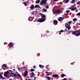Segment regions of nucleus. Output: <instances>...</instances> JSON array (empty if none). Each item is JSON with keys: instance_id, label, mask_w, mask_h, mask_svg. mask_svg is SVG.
I'll return each mask as SVG.
<instances>
[{"instance_id": "obj_1", "label": "nucleus", "mask_w": 80, "mask_h": 80, "mask_svg": "<svg viewBox=\"0 0 80 80\" xmlns=\"http://www.w3.org/2000/svg\"><path fill=\"white\" fill-rule=\"evenodd\" d=\"M47 0H42L40 3V5H45L44 6H45L47 4Z\"/></svg>"}, {"instance_id": "obj_2", "label": "nucleus", "mask_w": 80, "mask_h": 80, "mask_svg": "<svg viewBox=\"0 0 80 80\" xmlns=\"http://www.w3.org/2000/svg\"><path fill=\"white\" fill-rule=\"evenodd\" d=\"M65 27L66 28H67L68 30H70V29L71 28V27L69 25H68L67 23H66L65 24Z\"/></svg>"}, {"instance_id": "obj_3", "label": "nucleus", "mask_w": 80, "mask_h": 80, "mask_svg": "<svg viewBox=\"0 0 80 80\" xmlns=\"http://www.w3.org/2000/svg\"><path fill=\"white\" fill-rule=\"evenodd\" d=\"M39 14L40 15L42 16L41 18H42V19H44L45 21L46 20V16L41 13H40Z\"/></svg>"}, {"instance_id": "obj_4", "label": "nucleus", "mask_w": 80, "mask_h": 80, "mask_svg": "<svg viewBox=\"0 0 80 80\" xmlns=\"http://www.w3.org/2000/svg\"><path fill=\"white\" fill-rule=\"evenodd\" d=\"M38 22H40V23H42V22H45V19L41 18H39L38 19Z\"/></svg>"}, {"instance_id": "obj_5", "label": "nucleus", "mask_w": 80, "mask_h": 80, "mask_svg": "<svg viewBox=\"0 0 80 80\" xmlns=\"http://www.w3.org/2000/svg\"><path fill=\"white\" fill-rule=\"evenodd\" d=\"M14 44L12 42L9 43L8 45V46L9 48H12Z\"/></svg>"}, {"instance_id": "obj_6", "label": "nucleus", "mask_w": 80, "mask_h": 80, "mask_svg": "<svg viewBox=\"0 0 80 80\" xmlns=\"http://www.w3.org/2000/svg\"><path fill=\"white\" fill-rule=\"evenodd\" d=\"M70 9H71L72 11H74L75 10H76L77 9V7H75L74 5H72L71 6Z\"/></svg>"}, {"instance_id": "obj_7", "label": "nucleus", "mask_w": 80, "mask_h": 80, "mask_svg": "<svg viewBox=\"0 0 80 80\" xmlns=\"http://www.w3.org/2000/svg\"><path fill=\"white\" fill-rule=\"evenodd\" d=\"M54 13L59 14L60 13V9H57L54 11Z\"/></svg>"}, {"instance_id": "obj_8", "label": "nucleus", "mask_w": 80, "mask_h": 80, "mask_svg": "<svg viewBox=\"0 0 80 80\" xmlns=\"http://www.w3.org/2000/svg\"><path fill=\"white\" fill-rule=\"evenodd\" d=\"M65 19L64 17H59L58 18V20L59 22H62V20Z\"/></svg>"}, {"instance_id": "obj_9", "label": "nucleus", "mask_w": 80, "mask_h": 80, "mask_svg": "<svg viewBox=\"0 0 80 80\" xmlns=\"http://www.w3.org/2000/svg\"><path fill=\"white\" fill-rule=\"evenodd\" d=\"M28 75V71H26L24 73V77H26Z\"/></svg>"}, {"instance_id": "obj_10", "label": "nucleus", "mask_w": 80, "mask_h": 80, "mask_svg": "<svg viewBox=\"0 0 80 80\" xmlns=\"http://www.w3.org/2000/svg\"><path fill=\"white\" fill-rule=\"evenodd\" d=\"M53 23L55 25H57L58 24V21L57 20H54L53 21Z\"/></svg>"}, {"instance_id": "obj_11", "label": "nucleus", "mask_w": 80, "mask_h": 80, "mask_svg": "<svg viewBox=\"0 0 80 80\" xmlns=\"http://www.w3.org/2000/svg\"><path fill=\"white\" fill-rule=\"evenodd\" d=\"M9 73V71H7V72H5V73L4 74V76L6 77L7 75V74H8Z\"/></svg>"}, {"instance_id": "obj_12", "label": "nucleus", "mask_w": 80, "mask_h": 80, "mask_svg": "<svg viewBox=\"0 0 80 80\" xmlns=\"http://www.w3.org/2000/svg\"><path fill=\"white\" fill-rule=\"evenodd\" d=\"M52 77L54 78H58V74L53 75H52Z\"/></svg>"}, {"instance_id": "obj_13", "label": "nucleus", "mask_w": 80, "mask_h": 80, "mask_svg": "<svg viewBox=\"0 0 80 80\" xmlns=\"http://www.w3.org/2000/svg\"><path fill=\"white\" fill-rule=\"evenodd\" d=\"M28 20H29V21H32V20H33V17H31V16H30L28 19Z\"/></svg>"}, {"instance_id": "obj_14", "label": "nucleus", "mask_w": 80, "mask_h": 80, "mask_svg": "<svg viewBox=\"0 0 80 80\" xmlns=\"http://www.w3.org/2000/svg\"><path fill=\"white\" fill-rule=\"evenodd\" d=\"M69 1H70V0H64L63 1V2L65 3H68V2H69Z\"/></svg>"}, {"instance_id": "obj_15", "label": "nucleus", "mask_w": 80, "mask_h": 80, "mask_svg": "<svg viewBox=\"0 0 80 80\" xmlns=\"http://www.w3.org/2000/svg\"><path fill=\"white\" fill-rule=\"evenodd\" d=\"M35 75V74L34 73L32 72L31 73V77H34V76Z\"/></svg>"}, {"instance_id": "obj_16", "label": "nucleus", "mask_w": 80, "mask_h": 80, "mask_svg": "<svg viewBox=\"0 0 80 80\" xmlns=\"http://www.w3.org/2000/svg\"><path fill=\"white\" fill-rule=\"evenodd\" d=\"M34 8H35V7H34V5H33V4H32L30 7L31 9H33Z\"/></svg>"}, {"instance_id": "obj_17", "label": "nucleus", "mask_w": 80, "mask_h": 80, "mask_svg": "<svg viewBox=\"0 0 80 80\" xmlns=\"http://www.w3.org/2000/svg\"><path fill=\"white\" fill-rule=\"evenodd\" d=\"M2 68H3L4 67H7V65H6V64H4L3 65H2Z\"/></svg>"}, {"instance_id": "obj_18", "label": "nucleus", "mask_w": 80, "mask_h": 80, "mask_svg": "<svg viewBox=\"0 0 80 80\" xmlns=\"http://www.w3.org/2000/svg\"><path fill=\"white\" fill-rule=\"evenodd\" d=\"M39 67H40L41 68H43L44 67V66L41 65L40 64L39 65Z\"/></svg>"}, {"instance_id": "obj_19", "label": "nucleus", "mask_w": 80, "mask_h": 80, "mask_svg": "<svg viewBox=\"0 0 80 80\" xmlns=\"http://www.w3.org/2000/svg\"><path fill=\"white\" fill-rule=\"evenodd\" d=\"M71 32L72 33V35H75V34H76V33H77V32H75V31L72 32V31H71Z\"/></svg>"}, {"instance_id": "obj_20", "label": "nucleus", "mask_w": 80, "mask_h": 80, "mask_svg": "<svg viewBox=\"0 0 80 80\" xmlns=\"http://www.w3.org/2000/svg\"><path fill=\"white\" fill-rule=\"evenodd\" d=\"M35 8H40V6L38 5H35V6L34 7Z\"/></svg>"}, {"instance_id": "obj_21", "label": "nucleus", "mask_w": 80, "mask_h": 80, "mask_svg": "<svg viewBox=\"0 0 80 80\" xmlns=\"http://www.w3.org/2000/svg\"><path fill=\"white\" fill-rule=\"evenodd\" d=\"M61 77L62 78H63L65 76H66V75H65L64 74H61Z\"/></svg>"}, {"instance_id": "obj_22", "label": "nucleus", "mask_w": 80, "mask_h": 80, "mask_svg": "<svg viewBox=\"0 0 80 80\" xmlns=\"http://www.w3.org/2000/svg\"><path fill=\"white\" fill-rule=\"evenodd\" d=\"M22 3L25 6L27 7V2H22Z\"/></svg>"}, {"instance_id": "obj_23", "label": "nucleus", "mask_w": 80, "mask_h": 80, "mask_svg": "<svg viewBox=\"0 0 80 80\" xmlns=\"http://www.w3.org/2000/svg\"><path fill=\"white\" fill-rule=\"evenodd\" d=\"M49 67V65H48L46 66V68L47 69V70H49V68L48 67Z\"/></svg>"}, {"instance_id": "obj_24", "label": "nucleus", "mask_w": 80, "mask_h": 80, "mask_svg": "<svg viewBox=\"0 0 80 80\" xmlns=\"http://www.w3.org/2000/svg\"><path fill=\"white\" fill-rule=\"evenodd\" d=\"M40 2V0H38L36 1V3H39Z\"/></svg>"}, {"instance_id": "obj_25", "label": "nucleus", "mask_w": 80, "mask_h": 80, "mask_svg": "<svg viewBox=\"0 0 80 80\" xmlns=\"http://www.w3.org/2000/svg\"><path fill=\"white\" fill-rule=\"evenodd\" d=\"M45 73H46V74H47V76H49V75H50V73H48V72H45Z\"/></svg>"}, {"instance_id": "obj_26", "label": "nucleus", "mask_w": 80, "mask_h": 80, "mask_svg": "<svg viewBox=\"0 0 80 80\" xmlns=\"http://www.w3.org/2000/svg\"><path fill=\"white\" fill-rule=\"evenodd\" d=\"M46 78H47V79H48V80H51V78H50V77L49 76H47L46 77Z\"/></svg>"}, {"instance_id": "obj_27", "label": "nucleus", "mask_w": 80, "mask_h": 80, "mask_svg": "<svg viewBox=\"0 0 80 80\" xmlns=\"http://www.w3.org/2000/svg\"><path fill=\"white\" fill-rule=\"evenodd\" d=\"M43 10L44 12H47V10L46 9L43 8Z\"/></svg>"}, {"instance_id": "obj_28", "label": "nucleus", "mask_w": 80, "mask_h": 80, "mask_svg": "<svg viewBox=\"0 0 80 80\" xmlns=\"http://www.w3.org/2000/svg\"><path fill=\"white\" fill-rule=\"evenodd\" d=\"M77 5H80V1H78L76 3Z\"/></svg>"}, {"instance_id": "obj_29", "label": "nucleus", "mask_w": 80, "mask_h": 80, "mask_svg": "<svg viewBox=\"0 0 80 80\" xmlns=\"http://www.w3.org/2000/svg\"><path fill=\"white\" fill-rule=\"evenodd\" d=\"M17 74H14L13 75V77H17Z\"/></svg>"}, {"instance_id": "obj_30", "label": "nucleus", "mask_w": 80, "mask_h": 80, "mask_svg": "<svg viewBox=\"0 0 80 80\" xmlns=\"http://www.w3.org/2000/svg\"><path fill=\"white\" fill-rule=\"evenodd\" d=\"M73 21H74V22H76V21H77V18H73Z\"/></svg>"}, {"instance_id": "obj_31", "label": "nucleus", "mask_w": 80, "mask_h": 80, "mask_svg": "<svg viewBox=\"0 0 80 80\" xmlns=\"http://www.w3.org/2000/svg\"><path fill=\"white\" fill-rule=\"evenodd\" d=\"M35 71V69H31L30 70V72H34Z\"/></svg>"}, {"instance_id": "obj_32", "label": "nucleus", "mask_w": 80, "mask_h": 80, "mask_svg": "<svg viewBox=\"0 0 80 80\" xmlns=\"http://www.w3.org/2000/svg\"><path fill=\"white\" fill-rule=\"evenodd\" d=\"M71 23H72V21H70L69 22H68V24H69L68 25H70V24H71Z\"/></svg>"}, {"instance_id": "obj_33", "label": "nucleus", "mask_w": 80, "mask_h": 80, "mask_svg": "<svg viewBox=\"0 0 80 80\" xmlns=\"http://www.w3.org/2000/svg\"><path fill=\"white\" fill-rule=\"evenodd\" d=\"M77 16H80V12L77 13L76 15Z\"/></svg>"}, {"instance_id": "obj_34", "label": "nucleus", "mask_w": 80, "mask_h": 80, "mask_svg": "<svg viewBox=\"0 0 80 80\" xmlns=\"http://www.w3.org/2000/svg\"><path fill=\"white\" fill-rule=\"evenodd\" d=\"M65 32V31H63L62 30H61L60 31V32Z\"/></svg>"}, {"instance_id": "obj_35", "label": "nucleus", "mask_w": 80, "mask_h": 80, "mask_svg": "<svg viewBox=\"0 0 80 80\" xmlns=\"http://www.w3.org/2000/svg\"><path fill=\"white\" fill-rule=\"evenodd\" d=\"M3 78V77L2 75H1V74H0V78Z\"/></svg>"}, {"instance_id": "obj_36", "label": "nucleus", "mask_w": 80, "mask_h": 80, "mask_svg": "<svg viewBox=\"0 0 80 80\" xmlns=\"http://www.w3.org/2000/svg\"><path fill=\"white\" fill-rule=\"evenodd\" d=\"M72 3H74V2H75V0H72Z\"/></svg>"}, {"instance_id": "obj_37", "label": "nucleus", "mask_w": 80, "mask_h": 80, "mask_svg": "<svg viewBox=\"0 0 80 80\" xmlns=\"http://www.w3.org/2000/svg\"><path fill=\"white\" fill-rule=\"evenodd\" d=\"M49 8V6L48 5L46 6V8L47 9V8Z\"/></svg>"}, {"instance_id": "obj_38", "label": "nucleus", "mask_w": 80, "mask_h": 80, "mask_svg": "<svg viewBox=\"0 0 80 80\" xmlns=\"http://www.w3.org/2000/svg\"><path fill=\"white\" fill-rule=\"evenodd\" d=\"M66 13H69V12H70V11L69 10H67L66 11Z\"/></svg>"}, {"instance_id": "obj_39", "label": "nucleus", "mask_w": 80, "mask_h": 80, "mask_svg": "<svg viewBox=\"0 0 80 80\" xmlns=\"http://www.w3.org/2000/svg\"><path fill=\"white\" fill-rule=\"evenodd\" d=\"M36 66H33V68H36Z\"/></svg>"}, {"instance_id": "obj_40", "label": "nucleus", "mask_w": 80, "mask_h": 80, "mask_svg": "<svg viewBox=\"0 0 80 80\" xmlns=\"http://www.w3.org/2000/svg\"><path fill=\"white\" fill-rule=\"evenodd\" d=\"M18 77H20V78L21 77L20 76V75L19 74H18Z\"/></svg>"}, {"instance_id": "obj_41", "label": "nucleus", "mask_w": 80, "mask_h": 80, "mask_svg": "<svg viewBox=\"0 0 80 80\" xmlns=\"http://www.w3.org/2000/svg\"><path fill=\"white\" fill-rule=\"evenodd\" d=\"M46 32H47V33H49V31L47 30L46 31Z\"/></svg>"}, {"instance_id": "obj_42", "label": "nucleus", "mask_w": 80, "mask_h": 80, "mask_svg": "<svg viewBox=\"0 0 80 80\" xmlns=\"http://www.w3.org/2000/svg\"><path fill=\"white\" fill-rule=\"evenodd\" d=\"M68 15V13H67L65 14V15Z\"/></svg>"}, {"instance_id": "obj_43", "label": "nucleus", "mask_w": 80, "mask_h": 80, "mask_svg": "<svg viewBox=\"0 0 80 80\" xmlns=\"http://www.w3.org/2000/svg\"><path fill=\"white\" fill-rule=\"evenodd\" d=\"M58 34H59V35H60V34H62V33H61V32H59L58 33Z\"/></svg>"}, {"instance_id": "obj_44", "label": "nucleus", "mask_w": 80, "mask_h": 80, "mask_svg": "<svg viewBox=\"0 0 80 80\" xmlns=\"http://www.w3.org/2000/svg\"><path fill=\"white\" fill-rule=\"evenodd\" d=\"M9 71V72H12V71L11 70H9V71Z\"/></svg>"}, {"instance_id": "obj_45", "label": "nucleus", "mask_w": 80, "mask_h": 80, "mask_svg": "<svg viewBox=\"0 0 80 80\" xmlns=\"http://www.w3.org/2000/svg\"><path fill=\"white\" fill-rule=\"evenodd\" d=\"M75 12H78V9H76V10H75Z\"/></svg>"}, {"instance_id": "obj_46", "label": "nucleus", "mask_w": 80, "mask_h": 80, "mask_svg": "<svg viewBox=\"0 0 80 80\" xmlns=\"http://www.w3.org/2000/svg\"><path fill=\"white\" fill-rule=\"evenodd\" d=\"M70 33H71L70 31H69L68 33H69V34H70Z\"/></svg>"}, {"instance_id": "obj_47", "label": "nucleus", "mask_w": 80, "mask_h": 80, "mask_svg": "<svg viewBox=\"0 0 80 80\" xmlns=\"http://www.w3.org/2000/svg\"><path fill=\"white\" fill-rule=\"evenodd\" d=\"M56 1H57V0H53L54 2H56Z\"/></svg>"}, {"instance_id": "obj_48", "label": "nucleus", "mask_w": 80, "mask_h": 80, "mask_svg": "<svg viewBox=\"0 0 80 80\" xmlns=\"http://www.w3.org/2000/svg\"><path fill=\"white\" fill-rule=\"evenodd\" d=\"M11 73L12 74V75H13L14 73H13L12 72H11Z\"/></svg>"}, {"instance_id": "obj_49", "label": "nucleus", "mask_w": 80, "mask_h": 80, "mask_svg": "<svg viewBox=\"0 0 80 80\" xmlns=\"http://www.w3.org/2000/svg\"><path fill=\"white\" fill-rule=\"evenodd\" d=\"M2 78H3V79H5V78H3L2 77Z\"/></svg>"}, {"instance_id": "obj_50", "label": "nucleus", "mask_w": 80, "mask_h": 80, "mask_svg": "<svg viewBox=\"0 0 80 80\" xmlns=\"http://www.w3.org/2000/svg\"><path fill=\"white\" fill-rule=\"evenodd\" d=\"M34 79H35H35H36V77H34Z\"/></svg>"}, {"instance_id": "obj_51", "label": "nucleus", "mask_w": 80, "mask_h": 80, "mask_svg": "<svg viewBox=\"0 0 80 80\" xmlns=\"http://www.w3.org/2000/svg\"><path fill=\"white\" fill-rule=\"evenodd\" d=\"M1 73L2 75H3V72H1Z\"/></svg>"}, {"instance_id": "obj_52", "label": "nucleus", "mask_w": 80, "mask_h": 80, "mask_svg": "<svg viewBox=\"0 0 80 80\" xmlns=\"http://www.w3.org/2000/svg\"><path fill=\"white\" fill-rule=\"evenodd\" d=\"M28 80H30V79H28Z\"/></svg>"}, {"instance_id": "obj_53", "label": "nucleus", "mask_w": 80, "mask_h": 80, "mask_svg": "<svg viewBox=\"0 0 80 80\" xmlns=\"http://www.w3.org/2000/svg\"><path fill=\"white\" fill-rule=\"evenodd\" d=\"M69 80H72V79H70Z\"/></svg>"}, {"instance_id": "obj_54", "label": "nucleus", "mask_w": 80, "mask_h": 80, "mask_svg": "<svg viewBox=\"0 0 80 80\" xmlns=\"http://www.w3.org/2000/svg\"><path fill=\"white\" fill-rule=\"evenodd\" d=\"M13 70H14V71L15 70V69H13Z\"/></svg>"}, {"instance_id": "obj_55", "label": "nucleus", "mask_w": 80, "mask_h": 80, "mask_svg": "<svg viewBox=\"0 0 80 80\" xmlns=\"http://www.w3.org/2000/svg\"><path fill=\"white\" fill-rule=\"evenodd\" d=\"M10 80H12V79H10Z\"/></svg>"}, {"instance_id": "obj_56", "label": "nucleus", "mask_w": 80, "mask_h": 80, "mask_svg": "<svg viewBox=\"0 0 80 80\" xmlns=\"http://www.w3.org/2000/svg\"><path fill=\"white\" fill-rule=\"evenodd\" d=\"M28 2H29L28 1Z\"/></svg>"}, {"instance_id": "obj_57", "label": "nucleus", "mask_w": 80, "mask_h": 80, "mask_svg": "<svg viewBox=\"0 0 80 80\" xmlns=\"http://www.w3.org/2000/svg\"><path fill=\"white\" fill-rule=\"evenodd\" d=\"M66 30H65V31H66Z\"/></svg>"}, {"instance_id": "obj_58", "label": "nucleus", "mask_w": 80, "mask_h": 80, "mask_svg": "<svg viewBox=\"0 0 80 80\" xmlns=\"http://www.w3.org/2000/svg\"><path fill=\"white\" fill-rule=\"evenodd\" d=\"M26 80H27V79H26Z\"/></svg>"}]
</instances>
